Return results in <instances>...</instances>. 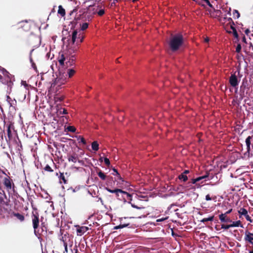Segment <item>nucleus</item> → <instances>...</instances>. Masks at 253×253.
I'll use <instances>...</instances> for the list:
<instances>
[{"label":"nucleus","mask_w":253,"mask_h":253,"mask_svg":"<svg viewBox=\"0 0 253 253\" xmlns=\"http://www.w3.org/2000/svg\"><path fill=\"white\" fill-rule=\"evenodd\" d=\"M184 39L181 33L171 35L169 42L171 50L175 52L178 50L184 44Z\"/></svg>","instance_id":"f257e3e1"},{"label":"nucleus","mask_w":253,"mask_h":253,"mask_svg":"<svg viewBox=\"0 0 253 253\" xmlns=\"http://www.w3.org/2000/svg\"><path fill=\"white\" fill-rule=\"evenodd\" d=\"M77 49L70 48L67 51L63 52L58 57V62L60 66L62 67L65 66V62L66 61H69V59L76 58L75 52Z\"/></svg>","instance_id":"f03ea898"},{"label":"nucleus","mask_w":253,"mask_h":253,"mask_svg":"<svg viewBox=\"0 0 253 253\" xmlns=\"http://www.w3.org/2000/svg\"><path fill=\"white\" fill-rule=\"evenodd\" d=\"M93 15L91 11L86 10L85 11L82 12L79 14H76L75 17V20L77 22L81 20V22L90 21L93 18Z\"/></svg>","instance_id":"7ed1b4c3"},{"label":"nucleus","mask_w":253,"mask_h":253,"mask_svg":"<svg viewBox=\"0 0 253 253\" xmlns=\"http://www.w3.org/2000/svg\"><path fill=\"white\" fill-rule=\"evenodd\" d=\"M84 38L83 34L81 31L78 33L77 30H74L72 34L71 42L73 44L76 42V43L78 44L83 42Z\"/></svg>","instance_id":"20e7f679"},{"label":"nucleus","mask_w":253,"mask_h":253,"mask_svg":"<svg viewBox=\"0 0 253 253\" xmlns=\"http://www.w3.org/2000/svg\"><path fill=\"white\" fill-rule=\"evenodd\" d=\"M32 221L35 234L37 235L38 228L39 226L40 220L39 214L37 212H33L32 215Z\"/></svg>","instance_id":"39448f33"},{"label":"nucleus","mask_w":253,"mask_h":253,"mask_svg":"<svg viewBox=\"0 0 253 253\" xmlns=\"http://www.w3.org/2000/svg\"><path fill=\"white\" fill-rule=\"evenodd\" d=\"M7 134L9 140H12L15 139L16 136V130L15 129L14 123L10 122L7 126Z\"/></svg>","instance_id":"423d86ee"},{"label":"nucleus","mask_w":253,"mask_h":253,"mask_svg":"<svg viewBox=\"0 0 253 253\" xmlns=\"http://www.w3.org/2000/svg\"><path fill=\"white\" fill-rule=\"evenodd\" d=\"M236 73V72H235L234 73L231 74L229 79V83L230 84L232 87H235L236 88L235 92H236L237 90V86L238 85L239 82Z\"/></svg>","instance_id":"0eeeda50"},{"label":"nucleus","mask_w":253,"mask_h":253,"mask_svg":"<svg viewBox=\"0 0 253 253\" xmlns=\"http://www.w3.org/2000/svg\"><path fill=\"white\" fill-rule=\"evenodd\" d=\"M18 29L21 31L27 32L30 30L31 24L27 20L21 21L18 23Z\"/></svg>","instance_id":"6e6552de"},{"label":"nucleus","mask_w":253,"mask_h":253,"mask_svg":"<svg viewBox=\"0 0 253 253\" xmlns=\"http://www.w3.org/2000/svg\"><path fill=\"white\" fill-rule=\"evenodd\" d=\"M28 208H25V212L20 213L19 212H17V222L18 221L20 223H24L25 222V215H27L28 213L27 212Z\"/></svg>","instance_id":"1a4fd4ad"},{"label":"nucleus","mask_w":253,"mask_h":253,"mask_svg":"<svg viewBox=\"0 0 253 253\" xmlns=\"http://www.w3.org/2000/svg\"><path fill=\"white\" fill-rule=\"evenodd\" d=\"M105 189L107 191H108L110 193H115L116 194V196L118 199L121 200V201L122 200V193L121 192H118V191L115 192V191L122 190V189H118V188L111 189L109 188L108 187H105Z\"/></svg>","instance_id":"9d476101"},{"label":"nucleus","mask_w":253,"mask_h":253,"mask_svg":"<svg viewBox=\"0 0 253 253\" xmlns=\"http://www.w3.org/2000/svg\"><path fill=\"white\" fill-rule=\"evenodd\" d=\"M245 234V241L249 243L253 247V233L246 231Z\"/></svg>","instance_id":"9b49d317"},{"label":"nucleus","mask_w":253,"mask_h":253,"mask_svg":"<svg viewBox=\"0 0 253 253\" xmlns=\"http://www.w3.org/2000/svg\"><path fill=\"white\" fill-rule=\"evenodd\" d=\"M67 157L69 162H72L74 163H76L77 161L79 163L81 162V161L79 159L78 155L75 153H73L72 154H68Z\"/></svg>","instance_id":"f8f14e48"},{"label":"nucleus","mask_w":253,"mask_h":253,"mask_svg":"<svg viewBox=\"0 0 253 253\" xmlns=\"http://www.w3.org/2000/svg\"><path fill=\"white\" fill-rule=\"evenodd\" d=\"M253 138V136H249L246 139V144L247 145V151L245 153V155H248V156H250V152L251 151L250 145L251 144V140Z\"/></svg>","instance_id":"ddd939ff"},{"label":"nucleus","mask_w":253,"mask_h":253,"mask_svg":"<svg viewBox=\"0 0 253 253\" xmlns=\"http://www.w3.org/2000/svg\"><path fill=\"white\" fill-rule=\"evenodd\" d=\"M117 191L121 192L122 193V200H124L125 201H126V200H131V195L129 193L123 190H118L115 191V192Z\"/></svg>","instance_id":"4468645a"},{"label":"nucleus","mask_w":253,"mask_h":253,"mask_svg":"<svg viewBox=\"0 0 253 253\" xmlns=\"http://www.w3.org/2000/svg\"><path fill=\"white\" fill-rule=\"evenodd\" d=\"M248 85L247 81L246 82L243 81L241 85L240 86V95L242 96V98H243L245 94V90L246 88L247 87Z\"/></svg>","instance_id":"2eb2a0df"},{"label":"nucleus","mask_w":253,"mask_h":253,"mask_svg":"<svg viewBox=\"0 0 253 253\" xmlns=\"http://www.w3.org/2000/svg\"><path fill=\"white\" fill-rule=\"evenodd\" d=\"M99 8H101V6H100V5L95 6L94 5H92L90 4L88 6L87 10L91 11V13H92V14L94 15L97 13Z\"/></svg>","instance_id":"dca6fc26"},{"label":"nucleus","mask_w":253,"mask_h":253,"mask_svg":"<svg viewBox=\"0 0 253 253\" xmlns=\"http://www.w3.org/2000/svg\"><path fill=\"white\" fill-rule=\"evenodd\" d=\"M219 218L222 222H232V220L230 218L228 217L227 215L223 214V213H221L219 215Z\"/></svg>","instance_id":"f3484780"},{"label":"nucleus","mask_w":253,"mask_h":253,"mask_svg":"<svg viewBox=\"0 0 253 253\" xmlns=\"http://www.w3.org/2000/svg\"><path fill=\"white\" fill-rule=\"evenodd\" d=\"M88 230V228L87 227L82 226L78 228L77 231L78 234H79L80 235H82L84 234L85 232H86Z\"/></svg>","instance_id":"a211bd4d"},{"label":"nucleus","mask_w":253,"mask_h":253,"mask_svg":"<svg viewBox=\"0 0 253 253\" xmlns=\"http://www.w3.org/2000/svg\"><path fill=\"white\" fill-rule=\"evenodd\" d=\"M209 173H207V174L204 176H199L195 179H192V183L195 184L197 182L200 181V180L208 178L209 177Z\"/></svg>","instance_id":"6ab92c4d"},{"label":"nucleus","mask_w":253,"mask_h":253,"mask_svg":"<svg viewBox=\"0 0 253 253\" xmlns=\"http://www.w3.org/2000/svg\"><path fill=\"white\" fill-rule=\"evenodd\" d=\"M129 224H130L129 223L123 222V220L121 219L120 221V224L119 225L115 226L114 227V229H118L123 228L128 226V225H129Z\"/></svg>","instance_id":"aec40b11"},{"label":"nucleus","mask_w":253,"mask_h":253,"mask_svg":"<svg viewBox=\"0 0 253 253\" xmlns=\"http://www.w3.org/2000/svg\"><path fill=\"white\" fill-rule=\"evenodd\" d=\"M76 57L75 58H72L71 59H69V61H66L65 62V66L66 67H71L74 65L75 63Z\"/></svg>","instance_id":"412c9836"},{"label":"nucleus","mask_w":253,"mask_h":253,"mask_svg":"<svg viewBox=\"0 0 253 253\" xmlns=\"http://www.w3.org/2000/svg\"><path fill=\"white\" fill-rule=\"evenodd\" d=\"M66 82L65 79H62L60 77L57 78L55 80V83L58 85H60L62 84H64Z\"/></svg>","instance_id":"4be33fe9"},{"label":"nucleus","mask_w":253,"mask_h":253,"mask_svg":"<svg viewBox=\"0 0 253 253\" xmlns=\"http://www.w3.org/2000/svg\"><path fill=\"white\" fill-rule=\"evenodd\" d=\"M59 181L60 183H64L67 184V179H66L64 173H60V176H59Z\"/></svg>","instance_id":"5701e85b"},{"label":"nucleus","mask_w":253,"mask_h":253,"mask_svg":"<svg viewBox=\"0 0 253 253\" xmlns=\"http://www.w3.org/2000/svg\"><path fill=\"white\" fill-rule=\"evenodd\" d=\"M83 22L82 23H80V28H81V30L82 31H84L88 28V22H87L86 21H84V22Z\"/></svg>","instance_id":"b1692460"},{"label":"nucleus","mask_w":253,"mask_h":253,"mask_svg":"<svg viewBox=\"0 0 253 253\" xmlns=\"http://www.w3.org/2000/svg\"><path fill=\"white\" fill-rule=\"evenodd\" d=\"M231 224V227H243V225L241 224V222L240 220H238L236 221H232Z\"/></svg>","instance_id":"393cba45"},{"label":"nucleus","mask_w":253,"mask_h":253,"mask_svg":"<svg viewBox=\"0 0 253 253\" xmlns=\"http://www.w3.org/2000/svg\"><path fill=\"white\" fill-rule=\"evenodd\" d=\"M4 184L6 187L7 189H11V182L9 179L7 178H5L4 181Z\"/></svg>","instance_id":"a878e982"},{"label":"nucleus","mask_w":253,"mask_h":253,"mask_svg":"<svg viewBox=\"0 0 253 253\" xmlns=\"http://www.w3.org/2000/svg\"><path fill=\"white\" fill-rule=\"evenodd\" d=\"M58 13L62 17L64 16L65 15V10L61 5H59L58 7Z\"/></svg>","instance_id":"bb28decb"},{"label":"nucleus","mask_w":253,"mask_h":253,"mask_svg":"<svg viewBox=\"0 0 253 253\" xmlns=\"http://www.w3.org/2000/svg\"><path fill=\"white\" fill-rule=\"evenodd\" d=\"M91 147L93 150L96 151L99 149V144L96 141H93L91 144Z\"/></svg>","instance_id":"cd10ccee"},{"label":"nucleus","mask_w":253,"mask_h":253,"mask_svg":"<svg viewBox=\"0 0 253 253\" xmlns=\"http://www.w3.org/2000/svg\"><path fill=\"white\" fill-rule=\"evenodd\" d=\"M230 28L233 31V35L234 36V37L237 39V40H238V38H239V35H238V34L237 33V31L236 29V28L234 27V26H233L232 25H231V26H230Z\"/></svg>","instance_id":"c85d7f7f"},{"label":"nucleus","mask_w":253,"mask_h":253,"mask_svg":"<svg viewBox=\"0 0 253 253\" xmlns=\"http://www.w3.org/2000/svg\"><path fill=\"white\" fill-rule=\"evenodd\" d=\"M238 213L240 215H246L248 214V211L245 208H242L238 211Z\"/></svg>","instance_id":"c756f323"},{"label":"nucleus","mask_w":253,"mask_h":253,"mask_svg":"<svg viewBox=\"0 0 253 253\" xmlns=\"http://www.w3.org/2000/svg\"><path fill=\"white\" fill-rule=\"evenodd\" d=\"M75 73V71L73 69H69L67 70L66 76H68L69 78H71Z\"/></svg>","instance_id":"7c9ffc66"},{"label":"nucleus","mask_w":253,"mask_h":253,"mask_svg":"<svg viewBox=\"0 0 253 253\" xmlns=\"http://www.w3.org/2000/svg\"><path fill=\"white\" fill-rule=\"evenodd\" d=\"M97 174L102 180H105L107 178L105 174L103 173L101 170H99V171L97 172Z\"/></svg>","instance_id":"2f4dec72"},{"label":"nucleus","mask_w":253,"mask_h":253,"mask_svg":"<svg viewBox=\"0 0 253 253\" xmlns=\"http://www.w3.org/2000/svg\"><path fill=\"white\" fill-rule=\"evenodd\" d=\"M57 113L59 115H61V114H67L68 113H67V110L66 109L61 108L60 109H58Z\"/></svg>","instance_id":"473e14b6"},{"label":"nucleus","mask_w":253,"mask_h":253,"mask_svg":"<svg viewBox=\"0 0 253 253\" xmlns=\"http://www.w3.org/2000/svg\"><path fill=\"white\" fill-rule=\"evenodd\" d=\"M233 17L234 18H236V19H238L240 17V14L239 13V12L238 11V10H236V9H234L233 11Z\"/></svg>","instance_id":"72a5a7b5"},{"label":"nucleus","mask_w":253,"mask_h":253,"mask_svg":"<svg viewBox=\"0 0 253 253\" xmlns=\"http://www.w3.org/2000/svg\"><path fill=\"white\" fill-rule=\"evenodd\" d=\"M213 219H214V216H211L208 218H204L202 219L201 220V221L202 222H207V221H213Z\"/></svg>","instance_id":"f704fd0d"},{"label":"nucleus","mask_w":253,"mask_h":253,"mask_svg":"<svg viewBox=\"0 0 253 253\" xmlns=\"http://www.w3.org/2000/svg\"><path fill=\"white\" fill-rule=\"evenodd\" d=\"M178 178L179 179L182 180L183 181H186L188 179L187 176L183 173L179 175Z\"/></svg>","instance_id":"c9c22d12"},{"label":"nucleus","mask_w":253,"mask_h":253,"mask_svg":"<svg viewBox=\"0 0 253 253\" xmlns=\"http://www.w3.org/2000/svg\"><path fill=\"white\" fill-rule=\"evenodd\" d=\"M66 130H67L68 131L74 132H75L76 128L74 126H68L66 128Z\"/></svg>","instance_id":"e433bc0d"},{"label":"nucleus","mask_w":253,"mask_h":253,"mask_svg":"<svg viewBox=\"0 0 253 253\" xmlns=\"http://www.w3.org/2000/svg\"><path fill=\"white\" fill-rule=\"evenodd\" d=\"M43 169L44 170V171L47 172H51L53 171V169H52V168L48 165H46L45 167L43 168Z\"/></svg>","instance_id":"4c0bfd02"},{"label":"nucleus","mask_w":253,"mask_h":253,"mask_svg":"<svg viewBox=\"0 0 253 253\" xmlns=\"http://www.w3.org/2000/svg\"><path fill=\"white\" fill-rule=\"evenodd\" d=\"M77 138L79 143L81 142L84 144H86L85 140L83 137H82V136H77Z\"/></svg>","instance_id":"58836bf2"},{"label":"nucleus","mask_w":253,"mask_h":253,"mask_svg":"<svg viewBox=\"0 0 253 253\" xmlns=\"http://www.w3.org/2000/svg\"><path fill=\"white\" fill-rule=\"evenodd\" d=\"M96 13H97L99 16H101L105 13V11L103 9L99 8Z\"/></svg>","instance_id":"ea45409f"},{"label":"nucleus","mask_w":253,"mask_h":253,"mask_svg":"<svg viewBox=\"0 0 253 253\" xmlns=\"http://www.w3.org/2000/svg\"><path fill=\"white\" fill-rule=\"evenodd\" d=\"M21 85H23L24 86V88L26 89H28L29 85H28V84H27L26 81H21Z\"/></svg>","instance_id":"a19ab883"},{"label":"nucleus","mask_w":253,"mask_h":253,"mask_svg":"<svg viewBox=\"0 0 253 253\" xmlns=\"http://www.w3.org/2000/svg\"><path fill=\"white\" fill-rule=\"evenodd\" d=\"M113 170L114 171V172H115L116 173V174L113 173V174H114V175L116 174V175H117V176H118V178H119V179L122 180V178L121 177V176L120 174L118 173V172L117 170L116 169H114H114H113Z\"/></svg>","instance_id":"79ce46f5"},{"label":"nucleus","mask_w":253,"mask_h":253,"mask_svg":"<svg viewBox=\"0 0 253 253\" xmlns=\"http://www.w3.org/2000/svg\"><path fill=\"white\" fill-rule=\"evenodd\" d=\"M241 45L240 43L238 44L236 48V52L237 53H240L241 51Z\"/></svg>","instance_id":"37998d69"},{"label":"nucleus","mask_w":253,"mask_h":253,"mask_svg":"<svg viewBox=\"0 0 253 253\" xmlns=\"http://www.w3.org/2000/svg\"><path fill=\"white\" fill-rule=\"evenodd\" d=\"M226 22H228V23L230 24V25H232L233 26H234L235 25L233 21L232 20V18L230 17L227 18Z\"/></svg>","instance_id":"c03bdc74"},{"label":"nucleus","mask_w":253,"mask_h":253,"mask_svg":"<svg viewBox=\"0 0 253 253\" xmlns=\"http://www.w3.org/2000/svg\"><path fill=\"white\" fill-rule=\"evenodd\" d=\"M112 181L114 182L113 178L112 176H108V177H107V184H109Z\"/></svg>","instance_id":"a18cd8bd"},{"label":"nucleus","mask_w":253,"mask_h":253,"mask_svg":"<svg viewBox=\"0 0 253 253\" xmlns=\"http://www.w3.org/2000/svg\"><path fill=\"white\" fill-rule=\"evenodd\" d=\"M231 227V224L228 225H225V224H222L221 225V228L224 229H228L229 228Z\"/></svg>","instance_id":"49530a36"},{"label":"nucleus","mask_w":253,"mask_h":253,"mask_svg":"<svg viewBox=\"0 0 253 253\" xmlns=\"http://www.w3.org/2000/svg\"><path fill=\"white\" fill-rule=\"evenodd\" d=\"M104 163L106 164V165L107 166L109 167L110 164V162L109 159H108L107 158H104Z\"/></svg>","instance_id":"de8ad7c7"},{"label":"nucleus","mask_w":253,"mask_h":253,"mask_svg":"<svg viewBox=\"0 0 253 253\" xmlns=\"http://www.w3.org/2000/svg\"><path fill=\"white\" fill-rule=\"evenodd\" d=\"M214 12L215 13V16L217 17H220L222 13L220 10H215Z\"/></svg>","instance_id":"09e8293b"},{"label":"nucleus","mask_w":253,"mask_h":253,"mask_svg":"<svg viewBox=\"0 0 253 253\" xmlns=\"http://www.w3.org/2000/svg\"><path fill=\"white\" fill-rule=\"evenodd\" d=\"M245 216V218H246L247 220H248V221H250L251 222H252V219H251V217L248 214H247Z\"/></svg>","instance_id":"8fccbe9b"},{"label":"nucleus","mask_w":253,"mask_h":253,"mask_svg":"<svg viewBox=\"0 0 253 253\" xmlns=\"http://www.w3.org/2000/svg\"><path fill=\"white\" fill-rule=\"evenodd\" d=\"M195 2H196L197 4H199V5H202V6H204V4L203 3H202V1H201V0H195Z\"/></svg>","instance_id":"3c124183"},{"label":"nucleus","mask_w":253,"mask_h":253,"mask_svg":"<svg viewBox=\"0 0 253 253\" xmlns=\"http://www.w3.org/2000/svg\"><path fill=\"white\" fill-rule=\"evenodd\" d=\"M32 64V67L33 68V69L35 70V71H37V66H36V65L35 63H31Z\"/></svg>","instance_id":"603ef678"},{"label":"nucleus","mask_w":253,"mask_h":253,"mask_svg":"<svg viewBox=\"0 0 253 253\" xmlns=\"http://www.w3.org/2000/svg\"><path fill=\"white\" fill-rule=\"evenodd\" d=\"M206 200L207 201H210L211 200V198L209 194H208L206 196Z\"/></svg>","instance_id":"864d4df0"},{"label":"nucleus","mask_w":253,"mask_h":253,"mask_svg":"<svg viewBox=\"0 0 253 253\" xmlns=\"http://www.w3.org/2000/svg\"><path fill=\"white\" fill-rule=\"evenodd\" d=\"M19 118H20L19 123H20L21 124H23V120H22V119L21 114V113H19Z\"/></svg>","instance_id":"5fc2aeb1"},{"label":"nucleus","mask_w":253,"mask_h":253,"mask_svg":"<svg viewBox=\"0 0 253 253\" xmlns=\"http://www.w3.org/2000/svg\"><path fill=\"white\" fill-rule=\"evenodd\" d=\"M77 8H75V9H74L72 11H71L70 12V15H72L74 13L76 12H77Z\"/></svg>","instance_id":"6e6d98bb"},{"label":"nucleus","mask_w":253,"mask_h":253,"mask_svg":"<svg viewBox=\"0 0 253 253\" xmlns=\"http://www.w3.org/2000/svg\"><path fill=\"white\" fill-rule=\"evenodd\" d=\"M232 211V209H230L229 210H228V211H227L225 213H223V214H225V215H227V214H229L230 212H231Z\"/></svg>","instance_id":"4d7b16f0"},{"label":"nucleus","mask_w":253,"mask_h":253,"mask_svg":"<svg viewBox=\"0 0 253 253\" xmlns=\"http://www.w3.org/2000/svg\"><path fill=\"white\" fill-rule=\"evenodd\" d=\"M245 33L248 36L249 34V33H250V30L249 29H247L245 31Z\"/></svg>","instance_id":"13d9d810"},{"label":"nucleus","mask_w":253,"mask_h":253,"mask_svg":"<svg viewBox=\"0 0 253 253\" xmlns=\"http://www.w3.org/2000/svg\"><path fill=\"white\" fill-rule=\"evenodd\" d=\"M210 41V39L208 38V37H206L205 39H204V42H208Z\"/></svg>","instance_id":"bf43d9fd"},{"label":"nucleus","mask_w":253,"mask_h":253,"mask_svg":"<svg viewBox=\"0 0 253 253\" xmlns=\"http://www.w3.org/2000/svg\"><path fill=\"white\" fill-rule=\"evenodd\" d=\"M242 41L245 43H247L246 38L245 36H243V37L242 38Z\"/></svg>","instance_id":"052dcab7"},{"label":"nucleus","mask_w":253,"mask_h":253,"mask_svg":"<svg viewBox=\"0 0 253 253\" xmlns=\"http://www.w3.org/2000/svg\"><path fill=\"white\" fill-rule=\"evenodd\" d=\"M64 245L65 246V249L66 251H67V244L66 242H64Z\"/></svg>","instance_id":"680f3d73"},{"label":"nucleus","mask_w":253,"mask_h":253,"mask_svg":"<svg viewBox=\"0 0 253 253\" xmlns=\"http://www.w3.org/2000/svg\"><path fill=\"white\" fill-rule=\"evenodd\" d=\"M131 206H132V207H133V208H136V209H141V208L138 207H137V206H135V205H133V204H131Z\"/></svg>","instance_id":"e2e57ef3"},{"label":"nucleus","mask_w":253,"mask_h":253,"mask_svg":"<svg viewBox=\"0 0 253 253\" xmlns=\"http://www.w3.org/2000/svg\"><path fill=\"white\" fill-rule=\"evenodd\" d=\"M120 0H113V2L111 3V6H113V4H115L116 2H118Z\"/></svg>","instance_id":"0e129e2a"},{"label":"nucleus","mask_w":253,"mask_h":253,"mask_svg":"<svg viewBox=\"0 0 253 253\" xmlns=\"http://www.w3.org/2000/svg\"><path fill=\"white\" fill-rule=\"evenodd\" d=\"M189 172V171L188 170H185L183 172H182L184 174H186Z\"/></svg>","instance_id":"69168bd1"},{"label":"nucleus","mask_w":253,"mask_h":253,"mask_svg":"<svg viewBox=\"0 0 253 253\" xmlns=\"http://www.w3.org/2000/svg\"><path fill=\"white\" fill-rule=\"evenodd\" d=\"M250 47H252V50H253V45L252 42L250 43Z\"/></svg>","instance_id":"338daca9"},{"label":"nucleus","mask_w":253,"mask_h":253,"mask_svg":"<svg viewBox=\"0 0 253 253\" xmlns=\"http://www.w3.org/2000/svg\"><path fill=\"white\" fill-rule=\"evenodd\" d=\"M30 60L31 63H34V62L31 57H30Z\"/></svg>","instance_id":"774afa93"}]
</instances>
